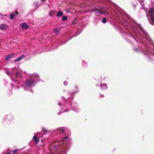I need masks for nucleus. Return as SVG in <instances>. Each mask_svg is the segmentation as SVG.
<instances>
[{
  "label": "nucleus",
  "instance_id": "ddd939ff",
  "mask_svg": "<svg viewBox=\"0 0 154 154\" xmlns=\"http://www.w3.org/2000/svg\"><path fill=\"white\" fill-rule=\"evenodd\" d=\"M54 30L55 31V33L56 34H59V32L60 31V29H58V28L54 29Z\"/></svg>",
  "mask_w": 154,
  "mask_h": 154
},
{
  "label": "nucleus",
  "instance_id": "6ab92c4d",
  "mask_svg": "<svg viewBox=\"0 0 154 154\" xmlns=\"http://www.w3.org/2000/svg\"><path fill=\"white\" fill-rule=\"evenodd\" d=\"M134 50L135 51H136V52H137L138 51V49H137V48H134Z\"/></svg>",
  "mask_w": 154,
  "mask_h": 154
},
{
  "label": "nucleus",
  "instance_id": "a878e982",
  "mask_svg": "<svg viewBox=\"0 0 154 154\" xmlns=\"http://www.w3.org/2000/svg\"><path fill=\"white\" fill-rule=\"evenodd\" d=\"M58 104L60 105H61V103H60V102H59L58 103Z\"/></svg>",
  "mask_w": 154,
  "mask_h": 154
},
{
  "label": "nucleus",
  "instance_id": "6e6552de",
  "mask_svg": "<svg viewBox=\"0 0 154 154\" xmlns=\"http://www.w3.org/2000/svg\"><path fill=\"white\" fill-rule=\"evenodd\" d=\"M21 27L24 29H26L28 28V26L26 23H23L21 25Z\"/></svg>",
  "mask_w": 154,
  "mask_h": 154
},
{
  "label": "nucleus",
  "instance_id": "5701e85b",
  "mask_svg": "<svg viewBox=\"0 0 154 154\" xmlns=\"http://www.w3.org/2000/svg\"><path fill=\"white\" fill-rule=\"evenodd\" d=\"M68 136H66V137H64V138H63V140H65V139H66L68 138Z\"/></svg>",
  "mask_w": 154,
  "mask_h": 154
},
{
  "label": "nucleus",
  "instance_id": "39448f33",
  "mask_svg": "<svg viewBox=\"0 0 154 154\" xmlns=\"http://www.w3.org/2000/svg\"><path fill=\"white\" fill-rule=\"evenodd\" d=\"M18 14V12L16 11L14 13H11L10 16V18L11 20H13L14 18V17Z\"/></svg>",
  "mask_w": 154,
  "mask_h": 154
},
{
  "label": "nucleus",
  "instance_id": "c756f323",
  "mask_svg": "<svg viewBox=\"0 0 154 154\" xmlns=\"http://www.w3.org/2000/svg\"><path fill=\"white\" fill-rule=\"evenodd\" d=\"M65 111H67V110H65Z\"/></svg>",
  "mask_w": 154,
  "mask_h": 154
},
{
  "label": "nucleus",
  "instance_id": "a211bd4d",
  "mask_svg": "<svg viewBox=\"0 0 154 154\" xmlns=\"http://www.w3.org/2000/svg\"><path fill=\"white\" fill-rule=\"evenodd\" d=\"M15 55V54H9V55H10V57H11H11H14V55Z\"/></svg>",
  "mask_w": 154,
  "mask_h": 154
},
{
  "label": "nucleus",
  "instance_id": "7ed1b4c3",
  "mask_svg": "<svg viewBox=\"0 0 154 154\" xmlns=\"http://www.w3.org/2000/svg\"><path fill=\"white\" fill-rule=\"evenodd\" d=\"M154 12V9L153 8H150L149 11V14H151L150 18L151 21L150 22V23L153 25H154V16L152 14H153Z\"/></svg>",
  "mask_w": 154,
  "mask_h": 154
},
{
  "label": "nucleus",
  "instance_id": "4468645a",
  "mask_svg": "<svg viewBox=\"0 0 154 154\" xmlns=\"http://www.w3.org/2000/svg\"><path fill=\"white\" fill-rule=\"evenodd\" d=\"M10 56L9 55H7L5 58V60L6 61L8 60L11 58Z\"/></svg>",
  "mask_w": 154,
  "mask_h": 154
},
{
  "label": "nucleus",
  "instance_id": "0eeeda50",
  "mask_svg": "<svg viewBox=\"0 0 154 154\" xmlns=\"http://www.w3.org/2000/svg\"><path fill=\"white\" fill-rule=\"evenodd\" d=\"M60 149L61 151L60 152L61 153V154H66L67 153V150L64 147H63L61 149Z\"/></svg>",
  "mask_w": 154,
  "mask_h": 154
},
{
  "label": "nucleus",
  "instance_id": "4be33fe9",
  "mask_svg": "<svg viewBox=\"0 0 154 154\" xmlns=\"http://www.w3.org/2000/svg\"><path fill=\"white\" fill-rule=\"evenodd\" d=\"M43 131H44V134H46L47 133V132L48 131H45L44 130H43Z\"/></svg>",
  "mask_w": 154,
  "mask_h": 154
},
{
  "label": "nucleus",
  "instance_id": "b1692460",
  "mask_svg": "<svg viewBox=\"0 0 154 154\" xmlns=\"http://www.w3.org/2000/svg\"><path fill=\"white\" fill-rule=\"evenodd\" d=\"M101 98H103L104 97V96L103 95H100Z\"/></svg>",
  "mask_w": 154,
  "mask_h": 154
},
{
  "label": "nucleus",
  "instance_id": "423d86ee",
  "mask_svg": "<svg viewBox=\"0 0 154 154\" xmlns=\"http://www.w3.org/2000/svg\"><path fill=\"white\" fill-rule=\"evenodd\" d=\"M6 28V25L5 24H2L0 25V29L5 30Z\"/></svg>",
  "mask_w": 154,
  "mask_h": 154
},
{
  "label": "nucleus",
  "instance_id": "9d476101",
  "mask_svg": "<svg viewBox=\"0 0 154 154\" xmlns=\"http://www.w3.org/2000/svg\"><path fill=\"white\" fill-rule=\"evenodd\" d=\"M63 14V12L62 11H60L58 12L57 14V16L58 17L62 16Z\"/></svg>",
  "mask_w": 154,
  "mask_h": 154
},
{
  "label": "nucleus",
  "instance_id": "412c9836",
  "mask_svg": "<svg viewBox=\"0 0 154 154\" xmlns=\"http://www.w3.org/2000/svg\"><path fill=\"white\" fill-rule=\"evenodd\" d=\"M17 150H18L17 149H16L14 150L13 151V153H16L17 152Z\"/></svg>",
  "mask_w": 154,
  "mask_h": 154
},
{
  "label": "nucleus",
  "instance_id": "aec40b11",
  "mask_svg": "<svg viewBox=\"0 0 154 154\" xmlns=\"http://www.w3.org/2000/svg\"><path fill=\"white\" fill-rule=\"evenodd\" d=\"M3 16L2 14H0V19H2Z\"/></svg>",
  "mask_w": 154,
  "mask_h": 154
},
{
  "label": "nucleus",
  "instance_id": "7c9ffc66",
  "mask_svg": "<svg viewBox=\"0 0 154 154\" xmlns=\"http://www.w3.org/2000/svg\"><path fill=\"white\" fill-rule=\"evenodd\" d=\"M32 91V92H33L32 91Z\"/></svg>",
  "mask_w": 154,
  "mask_h": 154
},
{
  "label": "nucleus",
  "instance_id": "9b49d317",
  "mask_svg": "<svg viewBox=\"0 0 154 154\" xmlns=\"http://www.w3.org/2000/svg\"><path fill=\"white\" fill-rule=\"evenodd\" d=\"M33 140L35 141V143H38L39 141L36 136H34L33 137Z\"/></svg>",
  "mask_w": 154,
  "mask_h": 154
},
{
  "label": "nucleus",
  "instance_id": "f3484780",
  "mask_svg": "<svg viewBox=\"0 0 154 154\" xmlns=\"http://www.w3.org/2000/svg\"><path fill=\"white\" fill-rule=\"evenodd\" d=\"M106 19L105 18H104L102 20V22L103 23H106Z\"/></svg>",
  "mask_w": 154,
  "mask_h": 154
},
{
  "label": "nucleus",
  "instance_id": "1a4fd4ad",
  "mask_svg": "<svg viewBox=\"0 0 154 154\" xmlns=\"http://www.w3.org/2000/svg\"><path fill=\"white\" fill-rule=\"evenodd\" d=\"M24 57V55H21L20 57H18L15 60V62H17L20 60H21L22 59H23Z\"/></svg>",
  "mask_w": 154,
  "mask_h": 154
},
{
  "label": "nucleus",
  "instance_id": "cd10ccee",
  "mask_svg": "<svg viewBox=\"0 0 154 154\" xmlns=\"http://www.w3.org/2000/svg\"><path fill=\"white\" fill-rule=\"evenodd\" d=\"M75 88L76 89H77V88H78V87H77V86H75Z\"/></svg>",
  "mask_w": 154,
  "mask_h": 154
},
{
  "label": "nucleus",
  "instance_id": "f257e3e1",
  "mask_svg": "<svg viewBox=\"0 0 154 154\" xmlns=\"http://www.w3.org/2000/svg\"><path fill=\"white\" fill-rule=\"evenodd\" d=\"M60 142H56L55 143H53L51 146L52 152H56L60 147Z\"/></svg>",
  "mask_w": 154,
  "mask_h": 154
},
{
  "label": "nucleus",
  "instance_id": "dca6fc26",
  "mask_svg": "<svg viewBox=\"0 0 154 154\" xmlns=\"http://www.w3.org/2000/svg\"><path fill=\"white\" fill-rule=\"evenodd\" d=\"M58 129L59 131H60L63 133H65L64 130V129H63L61 128H59Z\"/></svg>",
  "mask_w": 154,
  "mask_h": 154
},
{
  "label": "nucleus",
  "instance_id": "f8f14e48",
  "mask_svg": "<svg viewBox=\"0 0 154 154\" xmlns=\"http://www.w3.org/2000/svg\"><path fill=\"white\" fill-rule=\"evenodd\" d=\"M62 20L63 21H65L67 20V17L66 16H64L63 17Z\"/></svg>",
  "mask_w": 154,
  "mask_h": 154
},
{
  "label": "nucleus",
  "instance_id": "20e7f679",
  "mask_svg": "<svg viewBox=\"0 0 154 154\" xmlns=\"http://www.w3.org/2000/svg\"><path fill=\"white\" fill-rule=\"evenodd\" d=\"M106 9L105 8H102L100 9H96V11L97 12L101 14L104 13Z\"/></svg>",
  "mask_w": 154,
  "mask_h": 154
},
{
  "label": "nucleus",
  "instance_id": "2eb2a0df",
  "mask_svg": "<svg viewBox=\"0 0 154 154\" xmlns=\"http://www.w3.org/2000/svg\"><path fill=\"white\" fill-rule=\"evenodd\" d=\"M55 13L54 11H51L49 13V14L50 16H52L54 15Z\"/></svg>",
  "mask_w": 154,
  "mask_h": 154
},
{
  "label": "nucleus",
  "instance_id": "c85d7f7f",
  "mask_svg": "<svg viewBox=\"0 0 154 154\" xmlns=\"http://www.w3.org/2000/svg\"><path fill=\"white\" fill-rule=\"evenodd\" d=\"M61 113V112H58V114H59V113Z\"/></svg>",
  "mask_w": 154,
  "mask_h": 154
},
{
  "label": "nucleus",
  "instance_id": "f03ea898",
  "mask_svg": "<svg viewBox=\"0 0 154 154\" xmlns=\"http://www.w3.org/2000/svg\"><path fill=\"white\" fill-rule=\"evenodd\" d=\"M35 83V82L32 79H27L25 85L28 87H30L33 86Z\"/></svg>",
  "mask_w": 154,
  "mask_h": 154
},
{
  "label": "nucleus",
  "instance_id": "393cba45",
  "mask_svg": "<svg viewBox=\"0 0 154 154\" xmlns=\"http://www.w3.org/2000/svg\"><path fill=\"white\" fill-rule=\"evenodd\" d=\"M46 0H41V1L42 2H45V1H46Z\"/></svg>",
  "mask_w": 154,
  "mask_h": 154
},
{
  "label": "nucleus",
  "instance_id": "bb28decb",
  "mask_svg": "<svg viewBox=\"0 0 154 154\" xmlns=\"http://www.w3.org/2000/svg\"><path fill=\"white\" fill-rule=\"evenodd\" d=\"M7 154H11V153L10 152H8L7 153Z\"/></svg>",
  "mask_w": 154,
  "mask_h": 154
}]
</instances>
